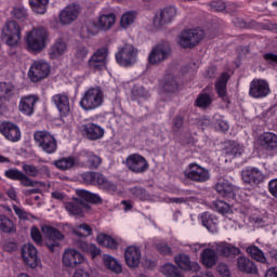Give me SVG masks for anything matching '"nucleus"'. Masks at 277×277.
<instances>
[{"label": "nucleus", "instance_id": "1", "mask_svg": "<svg viewBox=\"0 0 277 277\" xmlns=\"http://www.w3.org/2000/svg\"><path fill=\"white\" fill-rule=\"evenodd\" d=\"M215 190L223 198H232L238 202V205L235 207V213H238L243 222L249 220V222L254 224V226H265V221H263L261 216L256 215L259 210L254 209L249 202L246 201L248 200V197L246 196V192L243 189L235 187V185L229 183V181L226 179H221L215 184Z\"/></svg>", "mask_w": 277, "mask_h": 277}, {"label": "nucleus", "instance_id": "2", "mask_svg": "<svg viewBox=\"0 0 277 277\" xmlns=\"http://www.w3.org/2000/svg\"><path fill=\"white\" fill-rule=\"evenodd\" d=\"M24 42L28 53H42L51 42L49 30L42 26H35L25 32Z\"/></svg>", "mask_w": 277, "mask_h": 277}, {"label": "nucleus", "instance_id": "3", "mask_svg": "<svg viewBox=\"0 0 277 277\" xmlns=\"http://www.w3.org/2000/svg\"><path fill=\"white\" fill-rule=\"evenodd\" d=\"M104 101L105 95L101 88H90L83 93L80 100V107H82L84 111H92L94 109H98V107L103 105Z\"/></svg>", "mask_w": 277, "mask_h": 277}, {"label": "nucleus", "instance_id": "4", "mask_svg": "<svg viewBox=\"0 0 277 277\" xmlns=\"http://www.w3.org/2000/svg\"><path fill=\"white\" fill-rule=\"evenodd\" d=\"M23 38L21 25L16 21H8L2 27L1 39L8 47H18Z\"/></svg>", "mask_w": 277, "mask_h": 277}, {"label": "nucleus", "instance_id": "5", "mask_svg": "<svg viewBox=\"0 0 277 277\" xmlns=\"http://www.w3.org/2000/svg\"><path fill=\"white\" fill-rule=\"evenodd\" d=\"M202 38H205V30L187 28L177 35L176 42L182 49H194Z\"/></svg>", "mask_w": 277, "mask_h": 277}, {"label": "nucleus", "instance_id": "6", "mask_svg": "<svg viewBox=\"0 0 277 277\" xmlns=\"http://www.w3.org/2000/svg\"><path fill=\"white\" fill-rule=\"evenodd\" d=\"M179 16V9L175 5H169L160 9L154 16L153 23L156 29H161L170 25Z\"/></svg>", "mask_w": 277, "mask_h": 277}, {"label": "nucleus", "instance_id": "7", "mask_svg": "<svg viewBox=\"0 0 277 277\" xmlns=\"http://www.w3.org/2000/svg\"><path fill=\"white\" fill-rule=\"evenodd\" d=\"M51 72V65L44 60H37L30 64L28 69V78L32 83H38L42 79H47Z\"/></svg>", "mask_w": 277, "mask_h": 277}, {"label": "nucleus", "instance_id": "8", "mask_svg": "<svg viewBox=\"0 0 277 277\" xmlns=\"http://www.w3.org/2000/svg\"><path fill=\"white\" fill-rule=\"evenodd\" d=\"M35 142L38 144L39 148H42L43 153L48 155H53L57 150V141L55 136L47 131H37L34 134Z\"/></svg>", "mask_w": 277, "mask_h": 277}, {"label": "nucleus", "instance_id": "9", "mask_svg": "<svg viewBox=\"0 0 277 277\" xmlns=\"http://www.w3.org/2000/svg\"><path fill=\"white\" fill-rule=\"evenodd\" d=\"M62 263L64 267H69V269H75L78 265H83L88 263V259L84 258L81 252L77 249L68 248L65 249L62 255Z\"/></svg>", "mask_w": 277, "mask_h": 277}, {"label": "nucleus", "instance_id": "10", "mask_svg": "<svg viewBox=\"0 0 277 277\" xmlns=\"http://www.w3.org/2000/svg\"><path fill=\"white\" fill-rule=\"evenodd\" d=\"M184 176L195 183H207L211 179V173L206 168L197 163H190L184 171Z\"/></svg>", "mask_w": 277, "mask_h": 277}, {"label": "nucleus", "instance_id": "11", "mask_svg": "<svg viewBox=\"0 0 277 277\" xmlns=\"http://www.w3.org/2000/svg\"><path fill=\"white\" fill-rule=\"evenodd\" d=\"M116 62L119 66H132L137 62V50L131 44L124 45L116 54Z\"/></svg>", "mask_w": 277, "mask_h": 277}, {"label": "nucleus", "instance_id": "12", "mask_svg": "<svg viewBox=\"0 0 277 277\" xmlns=\"http://www.w3.org/2000/svg\"><path fill=\"white\" fill-rule=\"evenodd\" d=\"M109 61V50L107 48L98 49L89 60L91 70H105Z\"/></svg>", "mask_w": 277, "mask_h": 277}, {"label": "nucleus", "instance_id": "13", "mask_svg": "<svg viewBox=\"0 0 277 277\" xmlns=\"http://www.w3.org/2000/svg\"><path fill=\"white\" fill-rule=\"evenodd\" d=\"M22 258L24 263L31 269H36L40 265V259L38 258V249L31 243H26L22 247Z\"/></svg>", "mask_w": 277, "mask_h": 277}, {"label": "nucleus", "instance_id": "14", "mask_svg": "<svg viewBox=\"0 0 277 277\" xmlns=\"http://www.w3.org/2000/svg\"><path fill=\"white\" fill-rule=\"evenodd\" d=\"M42 234L48 239L47 246L51 252H55V248L60 246V242L62 239H64V235L60 233V230L49 226L44 225L41 227Z\"/></svg>", "mask_w": 277, "mask_h": 277}, {"label": "nucleus", "instance_id": "15", "mask_svg": "<svg viewBox=\"0 0 277 277\" xmlns=\"http://www.w3.org/2000/svg\"><path fill=\"white\" fill-rule=\"evenodd\" d=\"M124 261L126 265L131 269L140 267L142 263V249L137 246H129L124 250Z\"/></svg>", "mask_w": 277, "mask_h": 277}, {"label": "nucleus", "instance_id": "16", "mask_svg": "<svg viewBox=\"0 0 277 277\" xmlns=\"http://www.w3.org/2000/svg\"><path fill=\"white\" fill-rule=\"evenodd\" d=\"M127 166L132 172L140 174L148 170V161L140 154H132L127 158Z\"/></svg>", "mask_w": 277, "mask_h": 277}, {"label": "nucleus", "instance_id": "17", "mask_svg": "<svg viewBox=\"0 0 277 277\" xmlns=\"http://www.w3.org/2000/svg\"><path fill=\"white\" fill-rule=\"evenodd\" d=\"M0 133L3 134L9 142H18L21 140V128L10 121L0 123Z\"/></svg>", "mask_w": 277, "mask_h": 277}, {"label": "nucleus", "instance_id": "18", "mask_svg": "<svg viewBox=\"0 0 277 277\" xmlns=\"http://www.w3.org/2000/svg\"><path fill=\"white\" fill-rule=\"evenodd\" d=\"M174 262L180 269H183V272H200V264L192 261V258L185 253H179L175 255Z\"/></svg>", "mask_w": 277, "mask_h": 277}, {"label": "nucleus", "instance_id": "19", "mask_svg": "<svg viewBox=\"0 0 277 277\" xmlns=\"http://www.w3.org/2000/svg\"><path fill=\"white\" fill-rule=\"evenodd\" d=\"M269 94V84L265 80H252L249 96L252 98H265Z\"/></svg>", "mask_w": 277, "mask_h": 277}, {"label": "nucleus", "instance_id": "20", "mask_svg": "<svg viewBox=\"0 0 277 277\" xmlns=\"http://www.w3.org/2000/svg\"><path fill=\"white\" fill-rule=\"evenodd\" d=\"M96 241L98 246L103 248H109L110 250H118L120 243H122V238L119 236H110L105 233L97 234Z\"/></svg>", "mask_w": 277, "mask_h": 277}, {"label": "nucleus", "instance_id": "21", "mask_svg": "<svg viewBox=\"0 0 277 277\" xmlns=\"http://www.w3.org/2000/svg\"><path fill=\"white\" fill-rule=\"evenodd\" d=\"M79 5L69 4L65 9H63L60 13V23L62 25H70V23L77 21L79 16Z\"/></svg>", "mask_w": 277, "mask_h": 277}, {"label": "nucleus", "instance_id": "22", "mask_svg": "<svg viewBox=\"0 0 277 277\" xmlns=\"http://www.w3.org/2000/svg\"><path fill=\"white\" fill-rule=\"evenodd\" d=\"M52 103L60 111L61 116H68L70 114V101L66 93H58L52 96Z\"/></svg>", "mask_w": 277, "mask_h": 277}, {"label": "nucleus", "instance_id": "23", "mask_svg": "<svg viewBox=\"0 0 277 277\" xmlns=\"http://www.w3.org/2000/svg\"><path fill=\"white\" fill-rule=\"evenodd\" d=\"M38 103V96L36 95H27L21 98L18 104V110L24 116H34V109L36 104Z\"/></svg>", "mask_w": 277, "mask_h": 277}, {"label": "nucleus", "instance_id": "24", "mask_svg": "<svg viewBox=\"0 0 277 277\" xmlns=\"http://www.w3.org/2000/svg\"><path fill=\"white\" fill-rule=\"evenodd\" d=\"M168 55H169L168 48L159 44L153 48V50L150 51L148 55V62L149 64H153V65L161 64L163 60H168Z\"/></svg>", "mask_w": 277, "mask_h": 277}, {"label": "nucleus", "instance_id": "25", "mask_svg": "<svg viewBox=\"0 0 277 277\" xmlns=\"http://www.w3.org/2000/svg\"><path fill=\"white\" fill-rule=\"evenodd\" d=\"M242 181L245 183L259 184L263 181V173L258 168H247L241 172Z\"/></svg>", "mask_w": 277, "mask_h": 277}, {"label": "nucleus", "instance_id": "26", "mask_svg": "<svg viewBox=\"0 0 277 277\" xmlns=\"http://www.w3.org/2000/svg\"><path fill=\"white\" fill-rule=\"evenodd\" d=\"M199 220L202 224V226H205V228H207V230H209V233L215 234L217 233V219L215 215L209 213V212H203L199 215Z\"/></svg>", "mask_w": 277, "mask_h": 277}, {"label": "nucleus", "instance_id": "27", "mask_svg": "<svg viewBox=\"0 0 277 277\" xmlns=\"http://www.w3.org/2000/svg\"><path fill=\"white\" fill-rule=\"evenodd\" d=\"M83 131L89 140H101L105 135V130L95 123L84 124Z\"/></svg>", "mask_w": 277, "mask_h": 277}, {"label": "nucleus", "instance_id": "28", "mask_svg": "<svg viewBox=\"0 0 277 277\" xmlns=\"http://www.w3.org/2000/svg\"><path fill=\"white\" fill-rule=\"evenodd\" d=\"M116 23V14L114 13H102L98 16L97 25L101 31H109Z\"/></svg>", "mask_w": 277, "mask_h": 277}, {"label": "nucleus", "instance_id": "29", "mask_svg": "<svg viewBox=\"0 0 277 277\" xmlns=\"http://www.w3.org/2000/svg\"><path fill=\"white\" fill-rule=\"evenodd\" d=\"M216 252L223 256H237V254H241V249L228 242H219L216 243Z\"/></svg>", "mask_w": 277, "mask_h": 277}, {"label": "nucleus", "instance_id": "30", "mask_svg": "<svg viewBox=\"0 0 277 277\" xmlns=\"http://www.w3.org/2000/svg\"><path fill=\"white\" fill-rule=\"evenodd\" d=\"M259 144L266 150H274V148H277V135L272 132H265L259 137Z\"/></svg>", "mask_w": 277, "mask_h": 277}, {"label": "nucleus", "instance_id": "31", "mask_svg": "<svg viewBox=\"0 0 277 277\" xmlns=\"http://www.w3.org/2000/svg\"><path fill=\"white\" fill-rule=\"evenodd\" d=\"M201 263L205 267L211 268L217 263V253L213 249H205L201 252Z\"/></svg>", "mask_w": 277, "mask_h": 277}, {"label": "nucleus", "instance_id": "32", "mask_svg": "<svg viewBox=\"0 0 277 277\" xmlns=\"http://www.w3.org/2000/svg\"><path fill=\"white\" fill-rule=\"evenodd\" d=\"M237 267L240 272H245L246 274H256V265L246 256L238 258Z\"/></svg>", "mask_w": 277, "mask_h": 277}, {"label": "nucleus", "instance_id": "33", "mask_svg": "<svg viewBox=\"0 0 277 277\" xmlns=\"http://www.w3.org/2000/svg\"><path fill=\"white\" fill-rule=\"evenodd\" d=\"M67 49L68 47L66 45V42L62 39H57L50 49V57L52 60H57V57H62V55L66 53Z\"/></svg>", "mask_w": 277, "mask_h": 277}, {"label": "nucleus", "instance_id": "34", "mask_svg": "<svg viewBox=\"0 0 277 277\" xmlns=\"http://www.w3.org/2000/svg\"><path fill=\"white\" fill-rule=\"evenodd\" d=\"M98 31H101V27H98V23L94 21H89L84 24L81 29V36L83 38H92L93 36H97Z\"/></svg>", "mask_w": 277, "mask_h": 277}, {"label": "nucleus", "instance_id": "35", "mask_svg": "<svg viewBox=\"0 0 277 277\" xmlns=\"http://www.w3.org/2000/svg\"><path fill=\"white\" fill-rule=\"evenodd\" d=\"M104 265L107 267L110 272H114V274H122V265L116 258L105 254L104 255Z\"/></svg>", "mask_w": 277, "mask_h": 277}, {"label": "nucleus", "instance_id": "36", "mask_svg": "<svg viewBox=\"0 0 277 277\" xmlns=\"http://www.w3.org/2000/svg\"><path fill=\"white\" fill-rule=\"evenodd\" d=\"M228 79H230V76H228L227 72H223L215 83V90L221 98L226 97V85L228 83Z\"/></svg>", "mask_w": 277, "mask_h": 277}, {"label": "nucleus", "instance_id": "37", "mask_svg": "<svg viewBox=\"0 0 277 277\" xmlns=\"http://www.w3.org/2000/svg\"><path fill=\"white\" fill-rule=\"evenodd\" d=\"M211 209H213V211H217L221 215H230V213H234L233 207L223 200L213 201Z\"/></svg>", "mask_w": 277, "mask_h": 277}, {"label": "nucleus", "instance_id": "38", "mask_svg": "<svg viewBox=\"0 0 277 277\" xmlns=\"http://www.w3.org/2000/svg\"><path fill=\"white\" fill-rule=\"evenodd\" d=\"M77 196H79V198H81V200H84L85 202H91L93 205H98V203L103 202V199H101V196L90 193L85 189H78Z\"/></svg>", "mask_w": 277, "mask_h": 277}, {"label": "nucleus", "instance_id": "39", "mask_svg": "<svg viewBox=\"0 0 277 277\" xmlns=\"http://www.w3.org/2000/svg\"><path fill=\"white\" fill-rule=\"evenodd\" d=\"M78 248H80L82 252L90 254L92 259H96V256L101 254V248L96 247V245L94 243H88L87 241H81L78 243Z\"/></svg>", "mask_w": 277, "mask_h": 277}, {"label": "nucleus", "instance_id": "40", "mask_svg": "<svg viewBox=\"0 0 277 277\" xmlns=\"http://www.w3.org/2000/svg\"><path fill=\"white\" fill-rule=\"evenodd\" d=\"M72 233L74 235H76V237H90L91 235L94 234V229L92 228V226L83 223L74 226Z\"/></svg>", "mask_w": 277, "mask_h": 277}, {"label": "nucleus", "instance_id": "41", "mask_svg": "<svg viewBox=\"0 0 277 277\" xmlns=\"http://www.w3.org/2000/svg\"><path fill=\"white\" fill-rule=\"evenodd\" d=\"M29 5L36 14H47L49 0H29Z\"/></svg>", "mask_w": 277, "mask_h": 277}, {"label": "nucleus", "instance_id": "42", "mask_svg": "<svg viewBox=\"0 0 277 277\" xmlns=\"http://www.w3.org/2000/svg\"><path fill=\"white\" fill-rule=\"evenodd\" d=\"M0 230L2 233H16V225L10 220V217L0 214Z\"/></svg>", "mask_w": 277, "mask_h": 277}, {"label": "nucleus", "instance_id": "43", "mask_svg": "<svg viewBox=\"0 0 277 277\" xmlns=\"http://www.w3.org/2000/svg\"><path fill=\"white\" fill-rule=\"evenodd\" d=\"M11 16L17 21H25L29 14L23 3L15 4L11 11Z\"/></svg>", "mask_w": 277, "mask_h": 277}, {"label": "nucleus", "instance_id": "44", "mask_svg": "<svg viewBox=\"0 0 277 277\" xmlns=\"http://www.w3.org/2000/svg\"><path fill=\"white\" fill-rule=\"evenodd\" d=\"M136 17H137V13L134 11H128L123 13L120 18L121 27H123V29H127V27H131V25L135 23Z\"/></svg>", "mask_w": 277, "mask_h": 277}, {"label": "nucleus", "instance_id": "45", "mask_svg": "<svg viewBox=\"0 0 277 277\" xmlns=\"http://www.w3.org/2000/svg\"><path fill=\"white\" fill-rule=\"evenodd\" d=\"M161 273L167 277H183V274L174 264L167 263L162 265Z\"/></svg>", "mask_w": 277, "mask_h": 277}, {"label": "nucleus", "instance_id": "46", "mask_svg": "<svg viewBox=\"0 0 277 277\" xmlns=\"http://www.w3.org/2000/svg\"><path fill=\"white\" fill-rule=\"evenodd\" d=\"M247 253L252 256L255 261H259V263H267V258H265V253L259 247L251 246L247 249Z\"/></svg>", "mask_w": 277, "mask_h": 277}, {"label": "nucleus", "instance_id": "47", "mask_svg": "<svg viewBox=\"0 0 277 277\" xmlns=\"http://www.w3.org/2000/svg\"><path fill=\"white\" fill-rule=\"evenodd\" d=\"M160 92H176V90L179 89L174 77H168L166 80L160 82Z\"/></svg>", "mask_w": 277, "mask_h": 277}, {"label": "nucleus", "instance_id": "48", "mask_svg": "<svg viewBox=\"0 0 277 277\" xmlns=\"http://www.w3.org/2000/svg\"><path fill=\"white\" fill-rule=\"evenodd\" d=\"M93 185H100V187H104L105 189H109L111 192L116 189V185H114L111 182H108L107 177L101 173H95V182Z\"/></svg>", "mask_w": 277, "mask_h": 277}, {"label": "nucleus", "instance_id": "49", "mask_svg": "<svg viewBox=\"0 0 277 277\" xmlns=\"http://www.w3.org/2000/svg\"><path fill=\"white\" fill-rule=\"evenodd\" d=\"M81 157H84V159L88 160L90 168H98V166H101V158L92 151L83 150Z\"/></svg>", "mask_w": 277, "mask_h": 277}, {"label": "nucleus", "instance_id": "50", "mask_svg": "<svg viewBox=\"0 0 277 277\" xmlns=\"http://www.w3.org/2000/svg\"><path fill=\"white\" fill-rule=\"evenodd\" d=\"M75 158L67 157L55 161L54 166H56L58 170H70V168H75Z\"/></svg>", "mask_w": 277, "mask_h": 277}, {"label": "nucleus", "instance_id": "51", "mask_svg": "<svg viewBox=\"0 0 277 277\" xmlns=\"http://www.w3.org/2000/svg\"><path fill=\"white\" fill-rule=\"evenodd\" d=\"M14 94V85L8 82H0V98H10Z\"/></svg>", "mask_w": 277, "mask_h": 277}, {"label": "nucleus", "instance_id": "52", "mask_svg": "<svg viewBox=\"0 0 277 277\" xmlns=\"http://www.w3.org/2000/svg\"><path fill=\"white\" fill-rule=\"evenodd\" d=\"M65 209L70 215H83V209L75 202L65 203Z\"/></svg>", "mask_w": 277, "mask_h": 277}, {"label": "nucleus", "instance_id": "53", "mask_svg": "<svg viewBox=\"0 0 277 277\" xmlns=\"http://www.w3.org/2000/svg\"><path fill=\"white\" fill-rule=\"evenodd\" d=\"M13 211L15 215H17L18 220H31V213L25 211V209L21 206L13 205Z\"/></svg>", "mask_w": 277, "mask_h": 277}, {"label": "nucleus", "instance_id": "54", "mask_svg": "<svg viewBox=\"0 0 277 277\" xmlns=\"http://www.w3.org/2000/svg\"><path fill=\"white\" fill-rule=\"evenodd\" d=\"M197 107H209L211 105V96L207 93H201L196 100Z\"/></svg>", "mask_w": 277, "mask_h": 277}, {"label": "nucleus", "instance_id": "55", "mask_svg": "<svg viewBox=\"0 0 277 277\" xmlns=\"http://www.w3.org/2000/svg\"><path fill=\"white\" fill-rule=\"evenodd\" d=\"M132 196L134 198H138V200H147L148 196L146 195V190L142 187H133L130 189Z\"/></svg>", "mask_w": 277, "mask_h": 277}, {"label": "nucleus", "instance_id": "56", "mask_svg": "<svg viewBox=\"0 0 277 277\" xmlns=\"http://www.w3.org/2000/svg\"><path fill=\"white\" fill-rule=\"evenodd\" d=\"M23 170L27 176H32L36 179V176H40V170L31 164H23Z\"/></svg>", "mask_w": 277, "mask_h": 277}, {"label": "nucleus", "instance_id": "57", "mask_svg": "<svg viewBox=\"0 0 277 277\" xmlns=\"http://www.w3.org/2000/svg\"><path fill=\"white\" fill-rule=\"evenodd\" d=\"M6 179H11V181H19L23 175V171L18 169H9L4 172Z\"/></svg>", "mask_w": 277, "mask_h": 277}, {"label": "nucleus", "instance_id": "58", "mask_svg": "<svg viewBox=\"0 0 277 277\" xmlns=\"http://www.w3.org/2000/svg\"><path fill=\"white\" fill-rule=\"evenodd\" d=\"M243 150H246L243 145H241L239 143H233L232 149L228 153H229V155H233L234 157H241V155H243Z\"/></svg>", "mask_w": 277, "mask_h": 277}, {"label": "nucleus", "instance_id": "59", "mask_svg": "<svg viewBox=\"0 0 277 277\" xmlns=\"http://www.w3.org/2000/svg\"><path fill=\"white\" fill-rule=\"evenodd\" d=\"M132 96L134 98H148V91H146V89H144V87H137L136 89H134L132 91Z\"/></svg>", "mask_w": 277, "mask_h": 277}, {"label": "nucleus", "instance_id": "60", "mask_svg": "<svg viewBox=\"0 0 277 277\" xmlns=\"http://www.w3.org/2000/svg\"><path fill=\"white\" fill-rule=\"evenodd\" d=\"M210 10L212 12H223V10H226V3L222 0L212 1L210 3Z\"/></svg>", "mask_w": 277, "mask_h": 277}, {"label": "nucleus", "instance_id": "61", "mask_svg": "<svg viewBox=\"0 0 277 277\" xmlns=\"http://www.w3.org/2000/svg\"><path fill=\"white\" fill-rule=\"evenodd\" d=\"M96 177V172H84L81 174V179L82 181H84V183H87L88 185H94V182Z\"/></svg>", "mask_w": 277, "mask_h": 277}, {"label": "nucleus", "instance_id": "62", "mask_svg": "<svg viewBox=\"0 0 277 277\" xmlns=\"http://www.w3.org/2000/svg\"><path fill=\"white\" fill-rule=\"evenodd\" d=\"M30 235L35 243H38V246L42 243V235L40 234V229H38V227H31Z\"/></svg>", "mask_w": 277, "mask_h": 277}, {"label": "nucleus", "instance_id": "63", "mask_svg": "<svg viewBox=\"0 0 277 277\" xmlns=\"http://www.w3.org/2000/svg\"><path fill=\"white\" fill-rule=\"evenodd\" d=\"M75 56L78 62H83L88 57V49L85 47L77 48Z\"/></svg>", "mask_w": 277, "mask_h": 277}, {"label": "nucleus", "instance_id": "64", "mask_svg": "<svg viewBox=\"0 0 277 277\" xmlns=\"http://www.w3.org/2000/svg\"><path fill=\"white\" fill-rule=\"evenodd\" d=\"M217 272L222 277H230V269L226 264H219Z\"/></svg>", "mask_w": 277, "mask_h": 277}]
</instances>
